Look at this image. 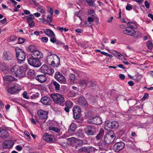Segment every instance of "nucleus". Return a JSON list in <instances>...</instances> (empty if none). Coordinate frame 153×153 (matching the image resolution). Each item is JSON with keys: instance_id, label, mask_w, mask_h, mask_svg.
I'll use <instances>...</instances> for the list:
<instances>
[{"instance_id": "f257e3e1", "label": "nucleus", "mask_w": 153, "mask_h": 153, "mask_svg": "<svg viewBox=\"0 0 153 153\" xmlns=\"http://www.w3.org/2000/svg\"><path fill=\"white\" fill-rule=\"evenodd\" d=\"M45 62L48 65L57 66L59 65L60 59L56 55L50 52L48 53V56L45 59Z\"/></svg>"}, {"instance_id": "f03ea898", "label": "nucleus", "mask_w": 153, "mask_h": 153, "mask_svg": "<svg viewBox=\"0 0 153 153\" xmlns=\"http://www.w3.org/2000/svg\"><path fill=\"white\" fill-rule=\"evenodd\" d=\"M11 73L17 77L21 78L23 76V72L18 65L13 66L10 70Z\"/></svg>"}, {"instance_id": "7ed1b4c3", "label": "nucleus", "mask_w": 153, "mask_h": 153, "mask_svg": "<svg viewBox=\"0 0 153 153\" xmlns=\"http://www.w3.org/2000/svg\"><path fill=\"white\" fill-rule=\"evenodd\" d=\"M50 97L55 102L58 104H62L65 101L64 96L60 94H52Z\"/></svg>"}, {"instance_id": "20e7f679", "label": "nucleus", "mask_w": 153, "mask_h": 153, "mask_svg": "<svg viewBox=\"0 0 153 153\" xmlns=\"http://www.w3.org/2000/svg\"><path fill=\"white\" fill-rule=\"evenodd\" d=\"M15 51L16 56L18 60L20 62L24 61L26 58V55L24 51L19 48H16Z\"/></svg>"}, {"instance_id": "39448f33", "label": "nucleus", "mask_w": 153, "mask_h": 153, "mask_svg": "<svg viewBox=\"0 0 153 153\" xmlns=\"http://www.w3.org/2000/svg\"><path fill=\"white\" fill-rule=\"evenodd\" d=\"M21 90L20 85L16 83H13L11 86L7 89L8 93L11 94H15L19 93Z\"/></svg>"}, {"instance_id": "423d86ee", "label": "nucleus", "mask_w": 153, "mask_h": 153, "mask_svg": "<svg viewBox=\"0 0 153 153\" xmlns=\"http://www.w3.org/2000/svg\"><path fill=\"white\" fill-rule=\"evenodd\" d=\"M27 61L30 65L35 67H39L41 65L40 60L32 56L28 59Z\"/></svg>"}, {"instance_id": "0eeeda50", "label": "nucleus", "mask_w": 153, "mask_h": 153, "mask_svg": "<svg viewBox=\"0 0 153 153\" xmlns=\"http://www.w3.org/2000/svg\"><path fill=\"white\" fill-rule=\"evenodd\" d=\"M40 70L42 72L45 74L51 76L52 75L54 72V70L52 68L46 65H42L40 68Z\"/></svg>"}, {"instance_id": "6e6552de", "label": "nucleus", "mask_w": 153, "mask_h": 153, "mask_svg": "<svg viewBox=\"0 0 153 153\" xmlns=\"http://www.w3.org/2000/svg\"><path fill=\"white\" fill-rule=\"evenodd\" d=\"M55 78L61 83L65 84L66 82V79L62 74L59 72L55 73Z\"/></svg>"}, {"instance_id": "1a4fd4ad", "label": "nucleus", "mask_w": 153, "mask_h": 153, "mask_svg": "<svg viewBox=\"0 0 153 153\" xmlns=\"http://www.w3.org/2000/svg\"><path fill=\"white\" fill-rule=\"evenodd\" d=\"M124 143L122 142L116 143L114 145L113 149L115 152H118L122 150L125 146Z\"/></svg>"}, {"instance_id": "9d476101", "label": "nucleus", "mask_w": 153, "mask_h": 153, "mask_svg": "<svg viewBox=\"0 0 153 153\" xmlns=\"http://www.w3.org/2000/svg\"><path fill=\"white\" fill-rule=\"evenodd\" d=\"M48 112L42 109L39 110L37 111V114L39 119H46L48 117Z\"/></svg>"}, {"instance_id": "9b49d317", "label": "nucleus", "mask_w": 153, "mask_h": 153, "mask_svg": "<svg viewBox=\"0 0 153 153\" xmlns=\"http://www.w3.org/2000/svg\"><path fill=\"white\" fill-rule=\"evenodd\" d=\"M115 138L114 134H108L105 137V141L107 144H110L113 143Z\"/></svg>"}, {"instance_id": "f8f14e48", "label": "nucleus", "mask_w": 153, "mask_h": 153, "mask_svg": "<svg viewBox=\"0 0 153 153\" xmlns=\"http://www.w3.org/2000/svg\"><path fill=\"white\" fill-rule=\"evenodd\" d=\"M88 122L90 123L98 125L101 124L102 123V120L101 118L99 117H93L91 119H90Z\"/></svg>"}, {"instance_id": "ddd939ff", "label": "nucleus", "mask_w": 153, "mask_h": 153, "mask_svg": "<svg viewBox=\"0 0 153 153\" xmlns=\"http://www.w3.org/2000/svg\"><path fill=\"white\" fill-rule=\"evenodd\" d=\"M40 101L43 104L46 105H50L52 102V100L51 98L46 96L42 97Z\"/></svg>"}, {"instance_id": "4468645a", "label": "nucleus", "mask_w": 153, "mask_h": 153, "mask_svg": "<svg viewBox=\"0 0 153 153\" xmlns=\"http://www.w3.org/2000/svg\"><path fill=\"white\" fill-rule=\"evenodd\" d=\"M123 33L126 35L131 36L134 35L136 32L134 29H133L128 26L126 27V29L123 30Z\"/></svg>"}, {"instance_id": "2eb2a0df", "label": "nucleus", "mask_w": 153, "mask_h": 153, "mask_svg": "<svg viewBox=\"0 0 153 153\" xmlns=\"http://www.w3.org/2000/svg\"><path fill=\"white\" fill-rule=\"evenodd\" d=\"M31 56L35 57L37 59L42 58L43 57L42 53L39 51L36 50L35 52L31 53Z\"/></svg>"}, {"instance_id": "dca6fc26", "label": "nucleus", "mask_w": 153, "mask_h": 153, "mask_svg": "<svg viewBox=\"0 0 153 153\" xmlns=\"http://www.w3.org/2000/svg\"><path fill=\"white\" fill-rule=\"evenodd\" d=\"M67 140L71 145H73L74 143L77 142H79L80 144L82 145L83 140H82L78 139L74 137H71V138H68L67 139Z\"/></svg>"}, {"instance_id": "f3484780", "label": "nucleus", "mask_w": 153, "mask_h": 153, "mask_svg": "<svg viewBox=\"0 0 153 153\" xmlns=\"http://www.w3.org/2000/svg\"><path fill=\"white\" fill-rule=\"evenodd\" d=\"M43 139L48 142H51L54 139L53 135L48 134L47 133H45L43 136Z\"/></svg>"}, {"instance_id": "a211bd4d", "label": "nucleus", "mask_w": 153, "mask_h": 153, "mask_svg": "<svg viewBox=\"0 0 153 153\" xmlns=\"http://www.w3.org/2000/svg\"><path fill=\"white\" fill-rule=\"evenodd\" d=\"M4 82L7 83L11 82H12L16 81L17 79L14 77L11 76H6L3 77Z\"/></svg>"}, {"instance_id": "6ab92c4d", "label": "nucleus", "mask_w": 153, "mask_h": 153, "mask_svg": "<svg viewBox=\"0 0 153 153\" xmlns=\"http://www.w3.org/2000/svg\"><path fill=\"white\" fill-rule=\"evenodd\" d=\"M14 143L12 140H7L3 143V147L4 149L11 148L13 145Z\"/></svg>"}, {"instance_id": "aec40b11", "label": "nucleus", "mask_w": 153, "mask_h": 153, "mask_svg": "<svg viewBox=\"0 0 153 153\" xmlns=\"http://www.w3.org/2000/svg\"><path fill=\"white\" fill-rule=\"evenodd\" d=\"M36 79L40 83L45 82L46 80V78L45 74L37 75L35 77Z\"/></svg>"}, {"instance_id": "412c9836", "label": "nucleus", "mask_w": 153, "mask_h": 153, "mask_svg": "<svg viewBox=\"0 0 153 153\" xmlns=\"http://www.w3.org/2000/svg\"><path fill=\"white\" fill-rule=\"evenodd\" d=\"M93 128L91 125L88 126L85 129V133L88 135H93L94 134V132Z\"/></svg>"}, {"instance_id": "4be33fe9", "label": "nucleus", "mask_w": 153, "mask_h": 153, "mask_svg": "<svg viewBox=\"0 0 153 153\" xmlns=\"http://www.w3.org/2000/svg\"><path fill=\"white\" fill-rule=\"evenodd\" d=\"M88 21H85L84 23L86 26L88 27L91 26L93 25V22L94 19L91 17H89L88 18Z\"/></svg>"}, {"instance_id": "5701e85b", "label": "nucleus", "mask_w": 153, "mask_h": 153, "mask_svg": "<svg viewBox=\"0 0 153 153\" xmlns=\"http://www.w3.org/2000/svg\"><path fill=\"white\" fill-rule=\"evenodd\" d=\"M79 104L82 105L86 106L87 102L85 99L83 97H80L78 101Z\"/></svg>"}, {"instance_id": "b1692460", "label": "nucleus", "mask_w": 153, "mask_h": 153, "mask_svg": "<svg viewBox=\"0 0 153 153\" xmlns=\"http://www.w3.org/2000/svg\"><path fill=\"white\" fill-rule=\"evenodd\" d=\"M44 33L48 36L50 37L54 34L52 30L50 29H46L44 31Z\"/></svg>"}, {"instance_id": "393cba45", "label": "nucleus", "mask_w": 153, "mask_h": 153, "mask_svg": "<svg viewBox=\"0 0 153 153\" xmlns=\"http://www.w3.org/2000/svg\"><path fill=\"white\" fill-rule=\"evenodd\" d=\"M7 132L5 129L3 128H0V137L1 138L6 137Z\"/></svg>"}, {"instance_id": "a878e982", "label": "nucleus", "mask_w": 153, "mask_h": 153, "mask_svg": "<svg viewBox=\"0 0 153 153\" xmlns=\"http://www.w3.org/2000/svg\"><path fill=\"white\" fill-rule=\"evenodd\" d=\"M104 131L102 129H101L99 133L96 137L97 139L98 140L101 139L104 135Z\"/></svg>"}, {"instance_id": "bb28decb", "label": "nucleus", "mask_w": 153, "mask_h": 153, "mask_svg": "<svg viewBox=\"0 0 153 153\" xmlns=\"http://www.w3.org/2000/svg\"><path fill=\"white\" fill-rule=\"evenodd\" d=\"M114 55L117 59H123L125 58L124 56L119 52L115 51Z\"/></svg>"}, {"instance_id": "cd10ccee", "label": "nucleus", "mask_w": 153, "mask_h": 153, "mask_svg": "<svg viewBox=\"0 0 153 153\" xmlns=\"http://www.w3.org/2000/svg\"><path fill=\"white\" fill-rule=\"evenodd\" d=\"M28 76L30 77L31 79H33L35 77L36 74L35 71L33 70H30L28 72Z\"/></svg>"}, {"instance_id": "c85d7f7f", "label": "nucleus", "mask_w": 153, "mask_h": 153, "mask_svg": "<svg viewBox=\"0 0 153 153\" xmlns=\"http://www.w3.org/2000/svg\"><path fill=\"white\" fill-rule=\"evenodd\" d=\"M127 26L133 29L136 28L137 26L136 24L134 22H129L127 23Z\"/></svg>"}, {"instance_id": "c756f323", "label": "nucleus", "mask_w": 153, "mask_h": 153, "mask_svg": "<svg viewBox=\"0 0 153 153\" xmlns=\"http://www.w3.org/2000/svg\"><path fill=\"white\" fill-rule=\"evenodd\" d=\"M89 82L88 81L85 80L84 79H81L79 81V83L82 86L86 87L87 85L89 83Z\"/></svg>"}, {"instance_id": "7c9ffc66", "label": "nucleus", "mask_w": 153, "mask_h": 153, "mask_svg": "<svg viewBox=\"0 0 153 153\" xmlns=\"http://www.w3.org/2000/svg\"><path fill=\"white\" fill-rule=\"evenodd\" d=\"M3 55L4 57L7 60H10L11 59L12 56L10 53L6 52H4L3 53Z\"/></svg>"}, {"instance_id": "2f4dec72", "label": "nucleus", "mask_w": 153, "mask_h": 153, "mask_svg": "<svg viewBox=\"0 0 153 153\" xmlns=\"http://www.w3.org/2000/svg\"><path fill=\"white\" fill-rule=\"evenodd\" d=\"M76 128L75 124L74 123H72L70 126V130H69L68 132H70L71 131L72 132L74 131Z\"/></svg>"}, {"instance_id": "473e14b6", "label": "nucleus", "mask_w": 153, "mask_h": 153, "mask_svg": "<svg viewBox=\"0 0 153 153\" xmlns=\"http://www.w3.org/2000/svg\"><path fill=\"white\" fill-rule=\"evenodd\" d=\"M28 49L31 52V53H32L35 52L37 50V48L34 45H32L29 47Z\"/></svg>"}, {"instance_id": "72a5a7b5", "label": "nucleus", "mask_w": 153, "mask_h": 153, "mask_svg": "<svg viewBox=\"0 0 153 153\" xmlns=\"http://www.w3.org/2000/svg\"><path fill=\"white\" fill-rule=\"evenodd\" d=\"M81 109L78 106L74 107L73 109V114L76 113H81Z\"/></svg>"}, {"instance_id": "f704fd0d", "label": "nucleus", "mask_w": 153, "mask_h": 153, "mask_svg": "<svg viewBox=\"0 0 153 153\" xmlns=\"http://www.w3.org/2000/svg\"><path fill=\"white\" fill-rule=\"evenodd\" d=\"M111 122L109 121H106L105 123V128H111Z\"/></svg>"}, {"instance_id": "c9c22d12", "label": "nucleus", "mask_w": 153, "mask_h": 153, "mask_svg": "<svg viewBox=\"0 0 153 153\" xmlns=\"http://www.w3.org/2000/svg\"><path fill=\"white\" fill-rule=\"evenodd\" d=\"M21 70L23 71V75L25 74V72L26 70L28 68L27 65L26 64H23L20 67Z\"/></svg>"}, {"instance_id": "e433bc0d", "label": "nucleus", "mask_w": 153, "mask_h": 153, "mask_svg": "<svg viewBox=\"0 0 153 153\" xmlns=\"http://www.w3.org/2000/svg\"><path fill=\"white\" fill-rule=\"evenodd\" d=\"M34 18V16L33 14H30L29 16H27V23H30L32 22L33 19Z\"/></svg>"}, {"instance_id": "4c0bfd02", "label": "nucleus", "mask_w": 153, "mask_h": 153, "mask_svg": "<svg viewBox=\"0 0 153 153\" xmlns=\"http://www.w3.org/2000/svg\"><path fill=\"white\" fill-rule=\"evenodd\" d=\"M53 84L54 87L56 90L59 91V90L60 85L56 82H53Z\"/></svg>"}, {"instance_id": "58836bf2", "label": "nucleus", "mask_w": 153, "mask_h": 153, "mask_svg": "<svg viewBox=\"0 0 153 153\" xmlns=\"http://www.w3.org/2000/svg\"><path fill=\"white\" fill-rule=\"evenodd\" d=\"M111 128H116L119 126L118 122L115 121H113L111 122Z\"/></svg>"}, {"instance_id": "ea45409f", "label": "nucleus", "mask_w": 153, "mask_h": 153, "mask_svg": "<svg viewBox=\"0 0 153 153\" xmlns=\"http://www.w3.org/2000/svg\"><path fill=\"white\" fill-rule=\"evenodd\" d=\"M88 153L95 152L97 150L95 148L92 146H88Z\"/></svg>"}, {"instance_id": "a19ab883", "label": "nucleus", "mask_w": 153, "mask_h": 153, "mask_svg": "<svg viewBox=\"0 0 153 153\" xmlns=\"http://www.w3.org/2000/svg\"><path fill=\"white\" fill-rule=\"evenodd\" d=\"M69 79L70 80L71 83H73L75 79V76L73 74H71L69 76Z\"/></svg>"}, {"instance_id": "79ce46f5", "label": "nucleus", "mask_w": 153, "mask_h": 153, "mask_svg": "<svg viewBox=\"0 0 153 153\" xmlns=\"http://www.w3.org/2000/svg\"><path fill=\"white\" fill-rule=\"evenodd\" d=\"M49 129L50 130H52L57 133L60 132V130L59 128L53 126H50L49 128Z\"/></svg>"}, {"instance_id": "37998d69", "label": "nucleus", "mask_w": 153, "mask_h": 153, "mask_svg": "<svg viewBox=\"0 0 153 153\" xmlns=\"http://www.w3.org/2000/svg\"><path fill=\"white\" fill-rule=\"evenodd\" d=\"M65 105L66 107L70 108H71L73 106L72 103L70 101H66L65 103Z\"/></svg>"}, {"instance_id": "c03bdc74", "label": "nucleus", "mask_w": 153, "mask_h": 153, "mask_svg": "<svg viewBox=\"0 0 153 153\" xmlns=\"http://www.w3.org/2000/svg\"><path fill=\"white\" fill-rule=\"evenodd\" d=\"M50 41L51 42L53 43H54L56 42V39L55 34L50 36Z\"/></svg>"}, {"instance_id": "a18cd8bd", "label": "nucleus", "mask_w": 153, "mask_h": 153, "mask_svg": "<svg viewBox=\"0 0 153 153\" xmlns=\"http://www.w3.org/2000/svg\"><path fill=\"white\" fill-rule=\"evenodd\" d=\"M39 94L38 93L35 94H32L30 96V97L32 99H35L38 98Z\"/></svg>"}, {"instance_id": "49530a36", "label": "nucleus", "mask_w": 153, "mask_h": 153, "mask_svg": "<svg viewBox=\"0 0 153 153\" xmlns=\"http://www.w3.org/2000/svg\"><path fill=\"white\" fill-rule=\"evenodd\" d=\"M81 113H76L75 112L74 114H73L74 117L75 119H78L80 116Z\"/></svg>"}, {"instance_id": "de8ad7c7", "label": "nucleus", "mask_w": 153, "mask_h": 153, "mask_svg": "<svg viewBox=\"0 0 153 153\" xmlns=\"http://www.w3.org/2000/svg\"><path fill=\"white\" fill-rule=\"evenodd\" d=\"M147 46L149 49H151L152 47V44L151 41H148L147 43Z\"/></svg>"}, {"instance_id": "09e8293b", "label": "nucleus", "mask_w": 153, "mask_h": 153, "mask_svg": "<svg viewBox=\"0 0 153 153\" xmlns=\"http://www.w3.org/2000/svg\"><path fill=\"white\" fill-rule=\"evenodd\" d=\"M86 1L89 5L91 6H93L94 1L93 0H86Z\"/></svg>"}, {"instance_id": "8fccbe9b", "label": "nucleus", "mask_w": 153, "mask_h": 153, "mask_svg": "<svg viewBox=\"0 0 153 153\" xmlns=\"http://www.w3.org/2000/svg\"><path fill=\"white\" fill-rule=\"evenodd\" d=\"M88 147H82L79 149L80 152H83L88 153Z\"/></svg>"}, {"instance_id": "3c124183", "label": "nucleus", "mask_w": 153, "mask_h": 153, "mask_svg": "<svg viewBox=\"0 0 153 153\" xmlns=\"http://www.w3.org/2000/svg\"><path fill=\"white\" fill-rule=\"evenodd\" d=\"M76 134L77 136L80 137H83V135L81 130H79L77 132Z\"/></svg>"}, {"instance_id": "603ef678", "label": "nucleus", "mask_w": 153, "mask_h": 153, "mask_svg": "<svg viewBox=\"0 0 153 153\" xmlns=\"http://www.w3.org/2000/svg\"><path fill=\"white\" fill-rule=\"evenodd\" d=\"M23 97L26 99H29L28 96L27 95V93L26 91H24L23 93Z\"/></svg>"}, {"instance_id": "864d4df0", "label": "nucleus", "mask_w": 153, "mask_h": 153, "mask_svg": "<svg viewBox=\"0 0 153 153\" xmlns=\"http://www.w3.org/2000/svg\"><path fill=\"white\" fill-rule=\"evenodd\" d=\"M25 135L28 140H30V136L29 133L27 131H25L24 132Z\"/></svg>"}, {"instance_id": "5fc2aeb1", "label": "nucleus", "mask_w": 153, "mask_h": 153, "mask_svg": "<svg viewBox=\"0 0 153 153\" xmlns=\"http://www.w3.org/2000/svg\"><path fill=\"white\" fill-rule=\"evenodd\" d=\"M88 84L90 85V86L91 87H95L96 86V83L93 81H89Z\"/></svg>"}, {"instance_id": "6e6d98bb", "label": "nucleus", "mask_w": 153, "mask_h": 153, "mask_svg": "<svg viewBox=\"0 0 153 153\" xmlns=\"http://www.w3.org/2000/svg\"><path fill=\"white\" fill-rule=\"evenodd\" d=\"M17 39V37L16 36H12L10 37V40L11 42H14Z\"/></svg>"}, {"instance_id": "4d7b16f0", "label": "nucleus", "mask_w": 153, "mask_h": 153, "mask_svg": "<svg viewBox=\"0 0 153 153\" xmlns=\"http://www.w3.org/2000/svg\"><path fill=\"white\" fill-rule=\"evenodd\" d=\"M52 16H47V21L49 23H51L52 22Z\"/></svg>"}, {"instance_id": "13d9d810", "label": "nucleus", "mask_w": 153, "mask_h": 153, "mask_svg": "<svg viewBox=\"0 0 153 153\" xmlns=\"http://www.w3.org/2000/svg\"><path fill=\"white\" fill-rule=\"evenodd\" d=\"M25 41V39L24 38H19L18 39V43L19 44H22Z\"/></svg>"}, {"instance_id": "bf43d9fd", "label": "nucleus", "mask_w": 153, "mask_h": 153, "mask_svg": "<svg viewBox=\"0 0 153 153\" xmlns=\"http://www.w3.org/2000/svg\"><path fill=\"white\" fill-rule=\"evenodd\" d=\"M28 24L29 26L31 27H33L35 25V23L33 20H32V22H30V23H28Z\"/></svg>"}, {"instance_id": "052dcab7", "label": "nucleus", "mask_w": 153, "mask_h": 153, "mask_svg": "<svg viewBox=\"0 0 153 153\" xmlns=\"http://www.w3.org/2000/svg\"><path fill=\"white\" fill-rule=\"evenodd\" d=\"M126 9L128 10H131L132 9V6L130 4H128L126 7Z\"/></svg>"}, {"instance_id": "680f3d73", "label": "nucleus", "mask_w": 153, "mask_h": 153, "mask_svg": "<svg viewBox=\"0 0 153 153\" xmlns=\"http://www.w3.org/2000/svg\"><path fill=\"white\" fill-rule=\"evenodd\" d=\"M42 40L44 42H47L48 41V38L46 36L43 37L42 38Z\"/></svg>"}, {"instance_id": "e2e57ef3", "label": "nucleus", "mask_w": 153, "mask_h": 153, "mask_svg": "<svg viewBox=\"0 0 153 153\" xmlns=\"http://www.w3.org/2000/svg\"><path fill=\"white\" fill-rule=\"evenodd\" d=\"M88 13L89 15H91L92 16H93L95 13L94 11L92 10H90L88 11Z\"/></svg>"}, {"instance_id": "0e129e2a", "label": "nucleus", "mask_w": 153, "mask_h": 153, "mask_svg": "<svg viewBox=\"0 0 153 153\" xmlns=\"http://www.w3.org/2000/svg\"><path fill=\"white\" fill-rule=\"evenodd\" d=\"M16 149L18 151H21L22 149V147L21 146L19 145L17 146H16Z\"/></svg>"}, {"instance_id": "69168bd1", "label": "nucleus", "mask_w": 153, "mask_h": 153, "mask_svg": "<svg viewBox=\"0 0 153 153\" xmlns=\"http://www.w3.org/2000/svg\"><path fill=\"white\" fill-rule=\"evenodd\" d=\"M128 84L131 86H133L134 85V83L132 80L128 82Z\"/></svg>"}, {"instance_id": "338daca9", "label": "nucleus", "mask_w": 153, "mask_h": 153, "mask_svg": "<svg viewBox=\"0 0 153 153\" xmlns=\"http://www.w3.org/2000/svg\"><path fill=\"white\" fill-rule=\"evenodd\" d=\"M145 4L147 8H149V7L150 4L147 1H145Z\"/></svg>"}, {"instance_id": "774afa93", "label": "nucleus", "mask_w": 153, "mask_h": 153, "mask_svg": "<svg viewBox=\"0 0 153 153\" xmlns=\"http://www.w3.org/2000/svg\"><path fill=\"white\" fill-rule=\"evenodd\" d=\"M30 120L33 124L35 125L36 124V121L34 120L33 118H30Z\"/></svg>"}]
</instances>
